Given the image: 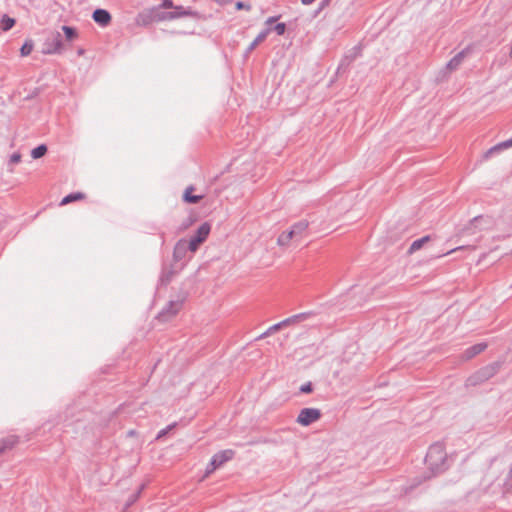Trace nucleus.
<instances>
[{"instance_id": "f257e3e1", "label": "nucleus", "mask_w": 512, "mask_h": 512, "mask_svg": "<svg viewBox=\"0 0 512 512\" xmlns=\"http://www.w3.org/2000/svg\"><path fill=\"white\" fill-rule=\"evenodd\" d=\"M425 463L432 476L443 473L448 468L447 453L442 443L432 444L425 457Z\"/></svg>"}, {"instance_id": "f03ea898", "label": "nucleus", "mask_w": 512, "mask_h": 512, "mask_svg": "<svg viewBox=\"0 0 512 512\" xmlns=\"http://www.w3.org/2000/svg\"><path fill=\"white\" fill-rule=\"evenodd\" d=\"M501 366V361H495L483 366L467 378L466 386H478L485 383L500 371Z\"/></svg>"}, {"instance_id": "7ed1b4c3", "label": "nucleus", "mask_w": 512, "mask_h": 512, "mask_svg": "<svg viewBox=\"0 0 512 512\" xmlns=\"http://www.w3.org/2000/svg\"><path fill=\"white\" fill-rule=\"evenodd\" d=\"M63 49L62 36L58 31L47 34L42 46V53L45 55L60 54Z\"/></svg>"}, {"instance_id": "20e7f679", "label": "nucleus", "mask_w": 512, "mask_h": 512, "mask_svg": "<svg viewBox=\"0 0 512 512\" xmlns=\"http://www.w3.org/2000/svg\"><path fill=\"white\" fill-rule=\"evenodd\" d=\"M235 452L231 449H226L217 452L211 458L210 463L207 465L206 474L214 472L217 468L221 467L224 463L234 457Z\"/></svg>"}, {"instance_id": "39448f33", "label": "nucleus", "mask_w": 512, "mask_h": 512, "mask_svg": "<svg viewBox=\"0 0 512 512\" xmlns=\"http://www.w3.org/2000/svg\"><path fill=\"white\" fill-rule=\"evenodd\" d=\"M493 224L492 218L489 216L479 215L474 217L469 224L464 228L463 233L475 234L477 230L489 228Z\"/></svg>"}, {"instance_id": "423d86ee", "label": "nucleus", "mask_w": 512, "mask_h": 512, "mask_svg": "<svg viewBox=\"0 0 512 512\" xmlns=\"http://www.w3.org/2000/svg\"><path fill=\"white\" fill-rule=\"evenodd\" d=\"M183 302L181 300L169 301L165 307L158 313L157 319L161 322H168L181 310Z\"/></svg>"}, {"instance_id": "0eeeda50", "label": "nucleus", "mask_w": 512, "mask_h": 512, "mask_svg": "<svg viewBox=\"0 0 512 512\" xmlns=\"http://www.w3.org/2000/svg\"><path fill=\"white\" fill-rule=\"evenodd\" d=\"M211 230V226L209 223L204 222L199 226L194 236L188 240V243L190 244V252H195L199 245L203 243L206 238L208 237Z\"/></svg>"}, {"instance_id": "6e6552de", "label": "nucleus", "mask_w": 512, "mask_h": 512, "mask_svg": "<svg viewBox=\"0 0 512 512\" xmlns=\"http://www.w3.org/2000/svg\"><path fill=\"white\" fill-rule=\"evenodd\" d=\"M321 411L317 408H303L300 410L296 422L302 426H309L321 418Z\"/></svg>"}, {"instance_id": "1a4fd4ad", "label": "nucleus", "mask_w": 512, "mask_h": 512, "mask_svg": "<svg viewBox=\"0 0 512 512\" xmlns=\"http://www.w3.org/2000/svg\"><path fill=\"white\" fill-rule=\"evenodd\" d=\"M361 52L362 48L360 45H356L352 47L350 50H348L338 65L337 73H340L341 71H346L351 65V63L361 56Z\"/></svg>"}, {"instance_id": "9d476101", "label": "nucleus", "mask_w": 512, "mask_h": 512, "mask_svg": "<svg viewBox=\"0 0 512 512\" xmlns=\"http://www.w3.org/2000/svg\"><path fill=\"white\" fill-rule=\"evenodd\" d=\"M190 251V244L186 239H180L173 250V258L175 261H181L185 258L187 252Z\"/></svg>"}, {"instance_id": "9b49d317", "label": "nucleus", "mask_w": 512, "mask_h": 512, "mask_svg": "<svg viewBox=\"0 0 512 512\" xmlns=\"http://www.w3.org/2000/svg\"><path fill=\"white\" fill-rule=\"evenodd\" d=\"M92 19L102 27H106L111 22V14L106 9L98 8L94 10Z\"/></svg>"}, {"instance_id": "f8f14e48", "label": "nucleus", "mask_w": 512, "mask_h": 512, "mask_svg": "<svg viewBox=\"0 0 512 512\" xmlns=\"http://www.w3.org/2000/svg\"><path fill=\"white\" fill-rule=\"evenodd\" d=\"M172 15L175 16V19L181 18V17H192L195 19H198L200 17L199 13L197 11L192 10L189 7H183V6H177L175 5L174 9L170 11Z\"/></svg>"}, {"instance_id": "ddd939ff", "label": "nucleus", "mask_w": 512, "mask_h": 512, "mask_svg": "<svg viewBox=\"0 0 512 512\" xmlns=\"http://www.w3.org/2000/svg\"><path fill=\"white\" fill-rule=\"evenodd\" d=\"M151 8H152L154 22L175 20V16L172 15V13H170V11H164L159 6H153Z\"/></svg>"}, {"instance_id": "4468645a", "label": "nucleus", "mask_w": 512, "mask_h": 512, "mask_svg": "<svg viewBox=\"0 0 512 512\" xmlns=\"http://www.w3.org/2000/svg\"><path fill=\"white\" fill-rule=\"evenodd\" d=\"M487 348V344L482 342V343H477L475 345H472L470 347H468L464 352H463V359L465 360H470L472 359L473 357H475L476 355L480 354L481 352H483L485 349Z\"/></svg>"}, {"instance_id": "2eb2a0df", "label": "nucleus", "mask_w": 512, "mask_h": 512, "mask_svg": "<svg viewBox=\"0 0 512 512\" xmlns=\"http://www.w3.org/2000/svg\"><path fill=\"white\" fill-rule=\"evenodd\" d=\"M309 222L305 219L300 220L292 225L294 234L297 236V241H301L307 235Z\"/></svg>"}, {"instance_id": "dca6fc26", "label": "nucleus", "mask_w": 512, "mask_h": 512, "mask_svg": "<svg viewBox=\"0 0 512 512\" xmlns=\"http://www.w3.org/2000/svg\"><path fill=\"white\" fill-rule=\"evenodd\" d=\"M510 147H512V137L510 139L500 142V143L496 144L495 146L491 147L490 149H488L484 154V158L489 159L494 154L499 153L500 151L510 148Z\"/></svg>"}, {"instance_id": "f3484780", "label": "nucleus", "mask_w": 512, "mask_h": 512, "mask_svg": "<svg viewBox=\"0 0 512 512\" xmlns=\"http://www.w3.org/2000/svg\"><path fill=\"white\" fill-rule=\"evenodd\" d=\"M469 49H463L462 51L458 52L453 58L449 60L447 63V68L449 70H455L457 69L460 64L463 62L465 56L467 55Z\"/></svg>"}, {"instance_id": "a211bd4d", "label": "nucleus", "mask_w": 512, "mask_h": 512, "mask_svg": "<svg viewBox=\"0 0 512 512\" xmlns=\"http://www.w3.org/2000/svg\"><path fill=\"white\" fill-rule=\"evenodd\" d=\"M136 21L139 25L147 26L154 23L152 8L145 9L137 15Z\"/></svg>"}, {"instance_id": "6ab92c4d", "label": "nucleus", "mask_w": 512, "mask_h": 512, "mask_svg": "<svg viewBox=\"0 0 512 512\" xmlns=\"http://www.w3.org/2000/svg\"><path fill=\"white\" fill-rule=\"evenodd\" d=\"M271 32V28H266L264 30H262L257 36L256 38L250 43V45L248 46L247 50H246V54L252 52L261 42H263L268 34Z\"/></svg>"}, {"instance_id": "aec40b11", "label": "nucleus", "mask_w": 512, "mask_h": 512, "mask_svg": "<svg viewBox=\"0 0 512 512\" xmlns=\"http://www.w3.org/2000/svg\"><path fill=\"white\" fill-rule=\"evenodd\" d=\"M18 442V437L15 435L7 436L0 440V455L7 449L13 448Z\"/></svg>"}, {"instance_id": "412c9836", "label": "nucleus", "mask_w": 512, "mask_h": 512, "mask_svg": "<svg viewBox=\"0 0 512 512\" xmlns=\"http://www.w3.org/2000/svg\"><path fill=\"white\" fill-rule=\"evenodd\" d=\"M430 240H431V236L430 235H426V236H423V237H421L419 239L414 240L411 243L408 252L410 254H412V253L418 251L419 249H421Z\"/></svg>"}, {"instance_id": "4be33fe9", "label": "nucleus", "mask_w": 512, "mask_h": 512, "mask_svg": "<svg viewBox=\"0 0 512 512\" xmlns=\"http://www.w3.org/2000/svg\"><path fill=\"white\" fill-rule=\"evenodd\" d=\"M16 21L14 18H11L9 17L8 15H3L1 20H0V27L3 31H9L10 29L13 28V26L15 25Z\"/></svg>"}, {"instance_id": "5701e85b", "label": "nucleus", "mask_w": 512, "mask_h": 512, "mask_svg": "<svg viewBox=\"0 0 512 512\" xmlns=\"http://www.w3.org/2000/svg\"><path fill=\"white\" fill-rule=\"evenodd\" d=\"M306 318V314L305 313H300V314H296V315H293L291 317H288L282 321H280L279 323L281 324V327L284 328V327H287L291 324H294L296 322H299L301 319H305Z\"/></svg>"}, {"instance_id": "b1692460", "label": "nucleus", "mask_w": 512, "mask_h": 512, "mask_svg": "<svg viewBox=\"0 0 512 512\" xmlns=\"http://www.w3.org/2000/svg\"><path fill=\"white\" fill-rule=\"evenodd\" d=\"M192 190H193V187H188L185 190V193L183 195V199H184V201H186L188 203L196 204V203H198L202 199V196L191 194Z\"/></svg>"}, {"instance_id": "393cba45", "label": "nucleus", "mask_w": 512, "mask_h": 512, "mask_svg": "<svg viewBox=\"0 0 512 512\" xmlns=\"http://www.w3.org/2000/svg\"><path fill=\"white\" fill-rule=\"evenodd\" d=\"M83 198H84V194L81 193V192L71 193V194H68L67 196H65L61 200L60 205H66V204H69V203L74 202L76 200L83 199Z\"/></svg>"}, {"instance_id": "a878e982", "label": "nucleus", "mask_w": 512, "mask_h": 512, "mask_svg": "<svg viewBox=\"0 0 512 512\" xmlns=\"http://www.w3.org/2000/svg\"><path fill=\"white\" fill-rule=\"evenodd\" d=\"M62 31L67 41H73L78 36L77 30L71 26H62Z\"/></svg>"}, {"instance_id": "bb28decb", "label": "nucleus", "mask_w": 512, "mask_h": 512, "mask_svg": "<svg viewBox=\"0 0 512 512\" xmlns=\"http://www.w3.org/2000/svg\"><path fill=\"white\" fill-rule=\"evenodd\" d=\"M47 153V146L45 144H40L31 151V157L33 159H39L43 157Z\"/></svg>"}, {"instance_id": "cd10ccee", "label": "nucleus", "mask_w": 512, "mask_h": 512, "mask_svg": "<svg viewBox=\"0 0 512 512\" xmlns=\"http://www.w3.org/2000/svg\"><path fill=\"white\" fill-rule=\"evenodd\" d=\"M280 329H282L281 324L280 323H276V324L270 326L265 332L260 334L255 340L264 339V338L272 335L273 333L279 331Z\"/></svg>"}, {"instance_id": "c85d7f7f", "label": "nucleus", "mask_w": 512, "mask_h": 512, "mask_svg": "<svg viewBox=\"0 0 512 512\" xmlns=\"http://www.w3.org/2000/svg\"><path fill=\"white\" fill-rule=\"evenodd\" d=\"M32 40H26L20 49L21 56H28L33 50Z\"/></svg>"}, {"instance_id": "c756f323", "label": "nucleus", "mask_w": 512, "mask_h": 512, "mask_svg": "<svg viewBox=\"0 0 512 512\" xmlns=\"http://www.w3.org/2000/svg\"><path fill=\"white\" fill-rule=\"evenodd\" d=\"M277 243L279 246H282V247H285V246H288L289 243H290V239L288 238V235L286 234V232H282L279 236H278V239H277Z\"/></svg>"}, {"instance_id": "7c9ffc66", "label": "nucleus", "mask_w": 512, "mask_h": 512, "mask_svg": "<svg viewBox=\"0 0 512 512\" xmlns=\"http://www.w3.org/2000/svg\"><path fill=\"white\" fill-rule=\"evenodd\" d=\"M275 31L277 35L281 36L285 33L286 31V25L285 23H277L276 25H274L272 28H271V31Z\"/></svg>"}, {"instance_id": "2f4dec72", "label": "nucleus", "mask_w": 512, "mask_h": 512, "mask_svg": "<svg viewBox=\"0 0 512 512\" xmlns=\"http://www.w3.org/2000/svg\"><path fill=\"white\" fill-rule=\"evenodd\" d=\"M176 426V423L168 425L166 428L160 430L156 436V440L163 438L170 430Z\"/></svg>"}, {"instance_id": "473e14b6", "label": "nucleus", "mask_w": 512, "mask_h": 512, "mask_svg": "<svg viewBox=\"0 0 512 512\" xmlns=\"http://www.w3.org/2000/svg\"><path fill=\"white\" fill-rule=\"evenodd\" d=\"M161 9H174L175 5L172 0H162V2L158 5Z\"/></svg>"}, {"instance_id": "72a5a7b5", "label": "nucleus", "mask_w": 512, "mask_h": 512, "mask_svg": "<svg viewBox=\"0 0 512 512\" xmlns=\"http://www.w3.org/2000/svg\"><path fill=\"white\" fill-rule=\"evenodd\" d=\"M144 487H145V485H144V484H142V485L140 486L139 490H138L136 493H134V494H132V495L130 496L129 501H128V505L133 504V503L138 499V497H139V495H140L141 491L144 489Z\"/></svg>"}, {"instance_id": "f704fd0d", "label": "nucleus", "mask_w": 512, "mask_h": 512, "mask_svg": "<svg viewBox=\"0 0 512 512\" xmlns=\"http://www.w3.org/2000/svg\"><path fill=\"white\" fill-rule=\"evenodd\" d=\"M313 391V385L311 382H307L300 387L301 393H311Z\"/></svg>"}, {"instance_id": "c9c22d12", "label": "nucleus", "mask_w": 512, "mask_h": 512, "mask_svg": "<svg viewBox=\"0 0 512 512\" xmlns=\"http://www.w3.org/2000/svg\"><path fill=\"white\" fill-rule=\"evenodd\" d=\"M172 274H173L172 271L163 272L161 275V278H160L161 283L167 284L171 280Z\"/></svg>"}, {"instance_id": "e433bc0d", "label": "nucleus", "mask_w": 512, "mask_h": 512, "mask_svg": "<svg viewBox=\"0 0 512 512\" xmlns=\"http://www.w3.org/2000/svg\"><path fill=\"white\" fill-rule=\"evenodd\" d=\"M235 8L237 10L245 9V10L249 11V10H251V5L250 4H246V3L242 2V1H238L235 4Z\"/></svg>"}, {"instance_id": "4c0bfd02", "label": "nucleus", "mask_w": 512, "mask_h": 512, "mask_svg": "<svg viewBox=\"0 0 512 512\" xmlns=\"http://www.w3.org/2000/svg\"><path fill=\"white\" fill-rule=\"evenodd\" d=\"M21 161V155L20 153H13L11 156H10V160H9V163L10 164H18L19 162Z\"/></svg>"}, {"instance_id": "58836bf2", "label": "nucleus", "mask_w": 512, "mask_h": 512, "mask_svg": "<svg viewBox=\"0 0 512 512\" xmlns=\"http://www.w3.org/2000/svg\"><path fill=\"white\" fill-rule=\"evenodd\" d=\"M279 16H272V17H269L266 21H265V24L267 25V28H272L271 25L273 23H275L277 20H278Z\"/></svg>"}, {"instance_id": "ea45409f", "label": "nucleus", "mask_w": 512, "mask_h": 512, "mask_svg": "<svg viewBox=\"0 0 512 512\" xmlns=\"http://www.w3.org/2000/svg\"><path fill=\"white\" fill-rule=\"evenodd\" d=\"M285 232L288 235V238L290 239V241L294 240L295 242H298L297 241V236H296V234H294V231H293L292 228L290 230H288V231H285Z\"/></svg>"}, {"instance_id": "a19ab883", "label": "nucleus", "mask_w": 512, "mask_h": 512, "mask_svg": "<svg viewBox=\"0 0 512 512\" xmlns=\"http://www.w3.org/2000/svg\"><path fill=\"white\" fill-rule=\"evenodd\" d=\"M464 248V246H459V247H456L450 251H448L447 253H444L443 255H447V254H450V253H453L455 251H458V250H462Z\"/></svg>"}, {"instance_id": "79ce46f5", "label": "nucleus", "mask_w": 512, "mask_h": 512, "mask_svg": "<svg viewBox=\"0 0 512 512\" xmlns=\"http://www.w3.org/2000/svg\"><path fill=\"white\" fill-rule=\"evenodd\" d=\"M315 0H301L302 4L304 5H310L314 2Z\"/></svg>"}, {"instance_id": "37998d69", "label": "nucleus", "mask_w": 512, "mask_h": 512, "mask_svg": "<svg viewBox=\"0 0 512 512\" xmlns=\"http://www.w3.org/2000/svg\"><path fill=\"white\" fill-rule=\"evenodd\" d=\"M128 434H129L130 436H133L134 431H133V430H131V431H129V432H128Z\"/></svg>"}, {"instance_id": "c03bdc74", "label": "nucleus", "mask_w": 512, "mask_h": 512, "mask_svg": "<svg viewBox=\"0 0 512 512\" xmlns=\"http://www.w3.org/2000/svg\"><path fill=\"white\" fill-rule=\"evenodd\" d=\"M510 57L512 58V45H511V49H510V53H509Z\"/></svg>"}]
</instances>
